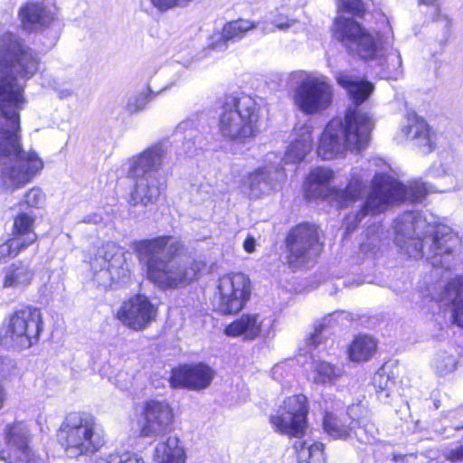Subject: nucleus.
<instances>
[{
    "label": "nucleus",
    "mask_w": 463,
    "mask_h": 463,
    "mask_svg": "<svg viewBox=\"0 0 463 463\" xmlns=\"http://www.w3.org/2000/svg\"><path fill=\"white\" fill-rule=\"evenodd\" d=\"M130 249L146 279L162 290L189 286L200 279L206 267L205 261L197 259L186 263L176 260L183 254L184 244L168 234L134 240Z\"/></svg>",
    "instance_id": "2"
},
{
    "label": "nucleus",
    "mask_w": 463,
    "mask_h": 463,
    "mask_svg": "<svg viewBox=\"0 0 463 463\" xmlns=\"http://www.w3.org/2000/svg\"><path fill=\"white\" fill-rule=\"evenodd\" d=\"M351 411L348 408L325 411L322 425L326 433L334 439L345 440L353 437L359 419H355Z\"/></svg>",
    "instance_id": "20"
},
{
    "label": "nucleus",
    "mask_w": 463,
    "mask_h": 463,
    "mask_svg": "<svg viewBox=\"0 0 463 463\" xmlns=\"http://www.w3.org/2000/svg\"><path fill=\"white\" fill-rule=\"evenodd\" d=\"M443 457L446 460H448L451 463H455L458 461H463V450L458 446V447L452 449L447 452H444Z\"/></svg>",
    "instance_id": "41"
},
{
    "label": "nucleus",
    "mask_w": 463,
    "mask_h": 463,
    "mask_svg": "<svg viewBox=\"0 0 463 463\" xmlns=\"http://www.w3.org/2000/svg\"><path fill=\"white\" fill-rule=\"evenodd\" d=\"M251 281L241 272L220 277L217 285V312L223 316L239 314L250 299Z\"/></svg>",
    "instance_id": "13"
},
{
    "label": "nucleus",
    "mask_w": 463,
    "mask_h": 463,
    "mask_svg": "<svg viewBox=\"0 0 463 463\" xmlns=\"http://www.w3.org/2000/svg\"><path fill=\"white\" fill-rule=\"evenodd\" d=\"M192 0H150L154 7L161 12L167 10L185 6Z\"/></svg>",
    "instance_id": "38"
},
{
    "label": "nucleus",
    "mask_w": 463,
    "mask_h": 463,
    "mask_svg": "<svg viewBox=\"0 0 463 463\" xmlns=\"http://www.w3.org/2000/svg\"><path fill=\"white\" fill-rule=\"evenodd\" d=\"M175 412L166 400L150 398L141 406L137 424L141 438L162 437L173 430Z\"/></svg>",
    "instance_id": "14"
},
{
    "label": "nucleus",
    "mask_w": 463,
    "mask_h": 463,
    "mask_svg": "<svg viewBox=\"0 0 463 463\" xmlns=\"http://www.w3.org/2000/svg\"><path fill=\"white\" fill-rule=\"evenodd\" d=\"M317 333H315V334H313V335H311V341H312V343H313L315 345H317L320 343V341H319V340H317Z\"/></svg>",
    "instance_id": "49"
},
{
    "label": "nucleus",
    "mask_w": 463,
    "mask_h": 463,
    "mask_svg": "<svg viewBox=\"0 0 463 463\" xmlns=\"http://www.w3.org/2000/svg\"><path fill=\"white\" fill-rule=\"evenodd\" d=\"M156 96V93L152 92V91H148L146 95H144V97L142 98L144 99V103H147L149 101H151Z\"/></svg>",
    "instance_id": "47"
},
{
    "label": "nucleus",
    "mask_w": 463,
    "mask_h": 463,
    "mask_svg": "<svg viewBox=\"0 0 463 463\" xmlns=\"http://www.w3.org/2000/svg\"><path fill=\"white\" fill-rule=\"evenodd\" d=\"M408 457L416 458V454L410 453V454H392V460L394 463H409L408 462Z\"/></svg>",
    "instance_id": "45"
},
{
    "label": "nucleus",
    "mask_w": 463,
    "mask_h": 463,
    "mask_svg": "<svg viewBox=\"0 0 463 463\" xmlns=\"http://www.w3.org/2000/svg\"><path fill=\"white\" fill-rule=\"evenodd\" d=\"M373 384L376 392L389 391L394 384L390 376L384 372L376 373L373 377Z\"/></svg>",
    "instance_id": "39"
},
{
    "label": "nucleus",
    "mask_w": 463,
    "mask_h": 463,
    "mask_svg": "<svg viewBox=\"0 0 463 463\" xmlns=\"http://www.w3.org/2000/svg\"><path fill=\"white\" fill-rule=\"evenodd\" d=\"M217 127L228 141L245 144L260 133L261 108L246 93H225L220 102Z\"/></svg>",
    "instance_id": "4"
},
{
    "label": "nucleus",
    "mask_w": 463,
    "mask_h": 463,
    "mask_svg": "<svg viewBox=\"0 0 463 463\" xmlns=\"http://www.w3.org/2000/svg\"><path fill=\"white\" fill-rule=\"evenodd\" d=\"M34 226L33 214L21 212L14 217L11 236L0 244V264L16 258L38 241Z\"/></svg>",
    "instance_id": "17"
},
{
    "label": "nucleus",
    "mask_w": 463,
    "mask_h": 463,
    "mask_svg": "<svg viewBox=\"0 0 463 463\" xmlns=\"http://www.w3.org/2000/svg\"><path fill=\"white\" fill-rule=\"evenodd\" d=\"M338 13L364 18L367 10L363 0H336Z\"/></svg>",
    "instance_id": "35"
},
{
    "label": "nucleus",
    "mask_w": 463,
    "mask_h": 463,
    "mask_svg": "<svg viewBox=\"0 0 463 463\" xmlns=\"http://www.w3.org/2000/svg\"><path fill=\"white\" fill-rule=\"evenodd\" d=\"M3 365H4V358L0 356V410L4 407L6 400V392L3 383Z\"/></svg>",
    "instance_id": "42"
},
{
    "label": "nucleus",
    "mask_w": 463,
    "mask_h": 463,
    "mask_svg": "<svg viewBox=\"0 0 463 463\" xmlns=\"http://www.w3.org/2000/svg\"><path fill=\"white\" fill-rule=\"evenodd\" d=\"M296 137L288 146L286 156L292 163L301 162L313 148L314 128L311 125L303 124L295 128Z\"/></svg>",
    "instance_id": "28"
},
{
    "label": "nucleus",
    "mask_w": 463,
    "mask_h": 463,
    "mask_svg": "<svg viewBox=\"0 0 463 463\" xmlns=\"http://www.w3.org/2000/svg\"><path fill=\"white\" fill-rule=\"evenodd\" d=\"M269 175L264 167H258L247 175L248 188L251 193L260 191L263 184L268 183Z\"/></svg>",
    "instance_id": "37"
},
{
    "label": "nucleus",
    "mask_w": 463,
    "mask_h": 463,
    "mask_svg": "<svg viewBox=\"0 0 463 463\" xmlns=\"http://www.w3.org/2000/svg\"><path fill=\"white\" fill-rule=\"evenodd\" d=\"M27 100L24 89L14 77H0V112L9 122L10 129L0 130V156L13 157L19 165L11 168L12 179L21 181L22 186L29 183L43 167V162L35 151H24L20 137V110Z\"/></svg>",
    "instance_id": "3"
},
{
    "label": "nucleus",
    "mask_w": 463,
    "mask_h": 463,
    "mask_svg": "<svg viewBox=\"0 0 463 463\" xmlns=\"http://www.w3.org/2000/svg\"><path fill=\"white\" fill-rule=\"evenodd\" d=\"M293 99L305 114H316L329 107L332 101V90L325 81L307 79L296 88Z\"/></svg>",
    "instance_id": "18"
},
{
    "label": "nucleus",
    "mask_w": 463,
    "mask_h": 463,
    "mask_svg": "<svg viewBox=\"0 0 463 463\" xmlns=\"http://www.w3.org/2000/svg\"><path fill=\"white\" fill-rule=\"evenodd\" d=\"M309 406L303 394L287 397L279 407L277 413L269 418L274 430L288 439H301L308 427Z\"/></svg>",
    "instance_id": "12"
},
{
    "label": "nucleus",
    "mask_w": 463,
    "mask_h": 463,
    "mask_svg": "<svg viewBox=\"0 0 463 463\" xmlns=\"http://www.w3.org/2000/svg\"><path fill=\"white\" fill-rule=\"evenodd\" d=\"M294 23H295L294 20H289V21H288L286 23H279V24H278L277 27L279 28V29H287L289 26H291Z\"/></svg>",
    "instance_id": "46"
},
{
    "label": "nucleus",
    "mask_w": 463,
    "mask_h": 463,
    "mask_svg": "<svg viewBox=\"0 0 463 463\" xmlns=\"http://www.w3.org/2000/svg\"><path fill=\"white\" fill-rule=\"evenodd\" d=\"M18 16L24 28L32 29L35 25L47 26L51 18L44 6L38 3H25L18 12Z\"/></svg>",
    "instance_id": "29"
},
{
    "label": "nucleus",
    "mask_w": 463,
    "mask_h": 463,
    "mask_svg": "<svg viewBox=\"0 0 463 463\" xmlns=\"http://www.w3.org/2000/svg\"><path fill=\"white\" fill-rule=\"evenodd\" d=\"M5 337L17 350H26L40 342L44 323L42 311L33 305L13 310L4 323Z\"/></svg>",
    "instance_id": "10"
},
{
    "label": "nucleus",
    "mask_w": 463,
    "mask_h": 463,
    "mask_svg": "<svg viewBox=\"0 0 463 463\" xmlns=\"http://www.w3.org/2000/svg\"><path fill=\"white\" fill-rule=\"evenodd\" d=\"M376 433L377 429L374 423L370 420L359 419V423L355 425L353 436H354L360 443L369 444L375 439Z\"/></svg>",
    "instance_id": "36"
},
{
    "label": "nucleus",
    "mask_w": 463,
    "mask_h": 463,
    "mask_svg": "<svg viewBox=\"0 0 463 463\" xmlns=\"http://www.w3.org/2000/svg\"><path fill=\"white\" fill-rule=\"evenodd\" d=\"M57 443L71 457L91 456L105 445V433L94 415L74 411L65 415L56 430Z\"/></svg>",
    "instance_id": "6"
},
{
    "label": "nucleus",
    "mask_w": 463,
    "mask_h": 463,
    "mask_svg": "<svg viewBox=\"0 0 463 463\" xmlns=\"http://www.w3.org/2000/svg\"><path fill=\"white\" fill-rule=\"evenodd\" d=\"M177 438H167L156 448L158 453V463H184L185 453L184 449L179 446Z\"/></svg>",
    "instance_id": "33"
},
{
    "label": "nucleus",
    "mask_w": 463,
    "mask_h": 463,
    "mask_svg": "<svg viewBox=\"0 0 463 463\" xmlns=\"http://www.w3.org/2000/svg\"><path fill=\"white\" fill-rule=\"evenodd\" d=\"M263 322L258 313H245L233 319L223 328L228 337H242L244 340H254L262 332Z\"/></svg>",
    "instance_id": "23"
},
{
    "label": "nucleus",
    "mask_w": 463,
    "mask_h": 463,
    "mask_svg": "<svg viewBox=\"0 0 463 463\" xmlns=\"http://www.w3.org/2000/svg\"><path fill=\"white\" fill-rule=\"evenodd\" d=\"M40 60L36 53L24 44L22 38L12 32L0 34V71H14L23 78L33 77L39 70Z\"/></svg>",
    "instance_id": "11"
},
{
    "label": "nucleus",
    "mask_w": 463,
    "mask_h": 463,
    "mask_svg": "<svg viewBox=\"0 0 463 463\" xmlns=\"http://www.w3.org/2000/svg\"><path fill=\"white\" fill-rule=\"evenodd\" d=\"M158 316V307L148 296L136 293L125 299L115 314L123 326L136 332L144 331Z\"/></svg>",
    "instance_id": "16"
},
{
    "label": "nucleus",
    "mask_w": 463,
    "mask_h": 463,
    "mask_svg": "<svg viewBox=\"0 0 463 463\" xmlns=\"http://www.w3.org/2000/svg\"><path fill=\"white\" fill-rule=\"evenodd\" d=\"M163 157L164 151L159 147L151 146L145 149L134 158L128 171V177L135 183L147 181L146 175L162 165Z\"/></svg>",
    "instance_id": "22"
},
{
    "label": "nucleus",
    "mask_w": 463,
    "mask_h": 463,
    "mask_svg": "<svg viewBox=\"0 0 463 463\" xmlns=\"http://www.w3.org/2000/svg\"><path fill=\"white\" fill-rule=\"evenodd\" d=\"M437 370L440 373H446L448 371H450L451 369L449 370H446L444 369L441 364H437Z\"/></svg>",
    "instance_id": "50"
},
{
    "label": "nucleus",
    "mask_w": 463,
    "mask_h": 463,
    "mask_svg": "<svg viewBox=\"0 0 463 463\" xmlns=\"http://www.w3.org/2000/svg\"><path fill=\"white\" fill-rule=\"evenodd\" d=\"M298 463H326L325 444L315 441L307 446L305 440H296L292 445Z\"/></svg>",
    "instance_id": "30"
},
{
    "label": "nucleus",
    "mask_w": 463,
    "mask_h": 463,
    "mask_svg": "<svg viewBox=\"0 0 463 463\" xmlns=\"http://www.w3.org/2000/svg\"><path fill=\"white\" fill-rule=\"evenodd\" d=\"M335 176L334 170L329 167L311 168L303 184L305 199L335 203L339 209H343L354 204L362 198L365 190V182L359 173H351L344 188L331 185Z\"/></svg>",
    "instance_id": "7"
},
{
    "label": "nucleus",
    "mask_w": 463,
    "mask_h": 463,
    "mask_svg": "<svg viewBox=\"0 0 463 463\" xmlns=\"http://www.w3.org/2000/svg\"><path fill=\"white\" fill-rule=\"evenodd\" d=\"M404 136L424 155L434 151L437 146V134L428 122L415 117L402 128Z\"/></svg>",
    "instance_id": "21"
},
{
    "label": "nucleus",
    "mask_w": 463,
    "mask_h": 463,
    "mask_svg": "<svg viewBox=\"0 0 463 463\" xmlns=\"http://www.w3.org/2000/svg\"><path fill=\"white\" fill-rule=\"evenodd\" d=\"M336 80L353 106L345 109L343 117H334L326 124L316 150L322 160L345 157L348 151L363 152L370 144L373 129L370 115L359 109L373 92V83L364 79L354 80L347 74L339 75Z\"/></svg>",
    "instance_id": "1"
},
{
    "label": "nucleus",
    "mask_w": 463,
    "mask_h": 463,
    "mask_svg": "<svg viewBox=\"0 0 463 463\" xmlns=\"http://www.w3.org/2000/svg\"><path fill=\"white\" fill-rule=\"evenodd\" d=\"M427 191L415 185L410 187V194L417 201L425 197ZM408 187L387 173H376L370 183V190L365 200L355 213H348L345 218V232H354L367 215H378L390 206L406 201Z\"/></svg>",
    "instance_id": "5"
},
{
    "label": "nucleus",
    "mask_w": 463,
    "mask_h": 463,
    "mask_svg": "<svg viewBox=\"0 0 463 463\" xmlns=\"http://www.w3.org/2000/svg\"><path fill=\"white\" fill-rule=\"evenodd\" d=\"M243 249L248 253H252L256 250V241L255 239L249 235L245 238L243 241Z\"/></svg>",
    "instance_id": "44"
},
{
    "label": "nucleus",
    "mask_w": 463,
    "mask_h": 463,
    "mask_svg": "<svg viewBox=\"0 0 463 463\" xmlns=\"http://www.w3.org/2000/svg\"><path fill=\"white\" fill-rule=\"evenodd\" d=\"M5 447L0 449V459L5 463H38L39 457L32 446L30 430L21 421L5 426Z\"/></svg>",
    "instance_id": "15"
},
{
    "label": "nucleus",
    "mask_w": 463,
    "mask_h": 463,
    "mask_svg": "<svg viewBox=\"0 0 463 463\" xmlns=\"http://www.w3.org/2000/svg\"><path fill=\"white\" fill-rule=\"evenodd\" d=\"M459 240L452 231L442 228L433 233L431 251L434 256L449 255L454 252Z\"/></svg>",
    "instance_id": "31"
},
{
    "label": "nucleus",
    "mask_w": 463,
    "mask_h": 463,
    "mask_svg": "<svg viewBox=\"0 0 463 463\" xmlns=\"http://www.w3.org/2000/svg\"><path fill=\"white\" fill-rule=\"evenodd\" d=\"M434 405H435V408H438V407H439L438 402H435V404H434Z\"/></svg>",
    "instance_id": "51"
},
{
    "label": "nucleus",
    "mask_w": 463,
    "mask_h": 463,
    "mask_svg": "<svg viewBox=\"0 0 463 463\" xmlns=\"http://www.w3.org/2000/svg\"><path fill=\"white\" fill-rule=\"evenodd\" d=\"M341 376L335 364L326 361H317L314 365V380L316 383H332Z\"/></svg>",
    "instance_id": "34"
},
{
    "label": "nucleus",
    "mask_w": 463,
    "mask_h": 463,
    "mask_svg": "<svg viewBox=\"0 0 463 463\" xmlns=\"http://www.w3.org/2000/svg\"><path fill=\"white\" fill-rule=\"evenodd\" d=\"M215 376V371L205 363L183 364L174 367L169 384L174 389L200 392L207 389Z\"/></svg>",
    "instance_id": "19"
},
{
    "label": "nucleus",
    "mask_w": 463,
    "mask_h": 463,
    "mask_svg": "<svg viewBox=\"0 0 463 463\" xmlns=\"http://www.w3.org/2000/svg\"><path fill=\"white\" fill-rule=\"evenodd\" d=\"M35 271L24 260L12 262L3 269L2 287L4 288L24 289L32 285Z\"/></svg>",
    "instance_id": "25"
},
{
    "label": "nucleus",
    "mask_w": 463,
    "mask_h": 463,
    "mask_svg": "<svg viewBox=\"0 0 463 463\" xmlns=\"http://www.w3.org/2000/svg\"><path fill=\"white\" fill-rule=\"evenodd\" d=\"M159 189L155 185H150L147 181L135 183L130 192L128 203L132 206L142 204L147 206L155 203L159 197Z\"/></svg>",
    "instance_id": "32"
},
{
    "label": "nucleus",
    "mask_w": 463,
    "mask_h": 463,
    "mask_svg": "<svg viewBox=\"0 0 463 463\" xmlns=\"http://www.w3.org/2000/svg\"><path fill=\"white\" fill-rule=\"evenodd\" d=\"M25 203L30 206H33L38 203L39 191L37 189H31L25 195Z\"/></svg>",
    "instance_id": "43"
},
{
    "label": "nucleus",
    "mask_w": 463,
    "mask_h": 463,
    "mask_svg": "<svg viewBox=\"0 0 463 463\" xmlns=\"http://www.w3.org/2000/svg\"><path fill=\"white\" fill-rule=\"evenodd\" d=\"M331 33L349 52L364 61L375 60L383 49L381 32H371L353 17L336 16Z\"/></svg>",
    "instance_id": "8"
},
{
    "label": "nucleus",
    "mask_w": 463,
    "mask_h": 463,
    "mask_svg": "<svg viewBox=\"0 0 463 463\" xmlns=\"http://www.w3.org/2000/svg\"><path fill=\"white\" fill-rule=\"evenodd\" d=\"M378 351L377 340L367 334H357L346 346V355L350 362L364 364L370 361Z\"/></svg>",
    "instance_id": "27"
},
{
    "label": "nucleus",
    "mask_w": 463,
    "mask_h": 463,
    "mask_svg": "<svg viewBox=\"0 0 463 463\" xmlns=\"http://www.w3.org/2000/svg\"><path fill=\"white\" fill-rule=\"evenodd\" d=\"M457 415L461 417V416H463V413H462V411H458V412H457ZM453 428L457 430H462L463 429V421L460 424H454Z\"/></svg>",
    "instance_id": "48"
},
{
    "label": "nucleus",
    "mask_w": 463,
    "mask_h": 463,
    "mask_svg": "<svg viewBox=\"0 0 463 463\" xmlns=\"http://www.w3.org/2000/svg\"><path fill=\"white\" fill-rule=\"evenodd\" d=\"M255 28V24L241 18L225 23L222 27L220 36L211 42L210 47L213 50H224L230 43L241 40L246 33Z\"/></svg>",
    "instance_id": "26"
},
{
    "label": "nucleus",
    "mask_w": 463,
    "mask_h": 463,
    "mask_svg": "<svg viewBox=\"0 0 463 463\" xmlns=\"http://www.w3.org/2000/svg\"><path fill=\"white\" fill-rule=\"evenodd\" d=\"M288 266L296 270L319 256L324 248L320 228L311 222H300L291 226L284 240Z\"/></svg>",
    "instance_id": "9"
},
{
    "label": "nucleus",
    "mask_w": 463,
    "mask_h": 463,
    "mask_svg": "<svg viewBox=\"0 0 463 463\" xmlns=\"http://www.w3.org/2000/svg\"><path fill=\"white\" fill-rule=\"evenodd\" d=\"M440 300L451 305V322L463 328V277L449 279L441 294Z\"/></svg>",
    "instance_id": "24"
},
{
    "label": "nucleus",
    "mask_w": 463,
    "mask_h": 463,
    "mask_svg": "<svg viewBox=\"0 0 463 463\" xmlns=\"http://www.w3.org/2000/svg\"><path fill=\"white\" fill-rule=\"evenodd\" d=\"M105 463H145L141 457L132 455L128 457L125 460L121 459L118 454H109L106 458Z\"/></svg>",
    "instance_id": "40"
}]
</instances>
